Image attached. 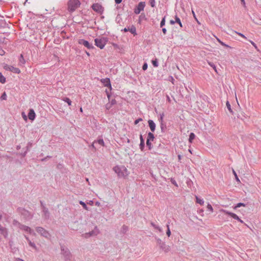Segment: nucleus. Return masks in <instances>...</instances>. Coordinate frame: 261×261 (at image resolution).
I'll use <instances>...</instances> for the list:
<instances>
[{
  "label": "nucleus",
  "instance_id": "obj_38",
  "mask_svg": "<svg viewBox=\"0 0 261 261\" xmlns=\"http://www.w3.org/2000/svg\"><path fill=\"white\" fill-rule=\"evenodd\" d=\"M250 42L255 47V49H257V47L256 45L255 44V43L254 42H253L251 40H250Z\"/></svg>",
  "mask_w": 261,
  "mask_h": 261
},
{
  "label": "nucleus",
  "instance_id": "obj_1",
  "mask_svg": "<svg viewBox=\"0 0 261 261\" xmlns=\"http://www.w3.org/2000/svg\"><path fill=\"white\" fill-rule=\"evenodd\" d=\"M113 170L119 177H126L129 175V171L124 166H116L114 167Z\"/></svg>",
  "mask_w": 261,
  "mask_h": 261
},
{
  "label": "nucleus",
  "instance_id": "obj_4",
  "mask_svg": "<svg viewBox=\"0 0 261 261\" xmlns=\"http://www.w3.org/2000/svg\"><path fill=\"white\" fill-rule=\"evenodd\" d=\"M220 212H222V213H223L227 215L230 216L233 219L238 220L239 222H241V223H244V221L242 220H241L239 217V216L237 214H236L235 213H233L227 211L225 210L224 209H221L220 210Z\"/></svg>",
  "mask_w": 261,
  "mask_h": 261
},
{
  "label": "nucleus",
  "instance_id": "obj_53",
  "mask_svg": "<svg viewBox=\"0 0 261 261\" xmlns=\"http://www.w3.org/2000/svg\"><path fill=\"white\" fill-rule=\"evenodd\" d=\"M88 204H89L90 205H93V201H90L88 203Z\"/></svg>",
  "mask_w": 261,
  "mask_h": 261
},
{
  "label": "nucleus",
  "instance_id": "obj_31",
  "mask_svg": "<svg viewBox=\"0 0 261 261\" xmlns=\"http://www.w3.org/2000/svg\"><path fill=\"white\" fill-rule=\"evenodd\" d=\"M152 63L154 67H158V63L156 60L152 61Z\"/></svg>",
  "mask_w": 261,
  "mask_h": 261
},
{
  "label": "nucleus",
  "instance_id": "obj_26",
  "mask_svg": "<svg viewBox=\"0 0 261 261\" xmlns=\"http://www.w3.org/2000/svg\"><path fill=\"white\" fill-rule=\"evenodd\" d=\"M1 100H6L7 99V94L6 92H4L1 97Z\"/></svg>",
  "mask_w": 261,
  "mask_h": 261
},
{
  "label": "nucleus",
  "instance_id": "obj_2",
  "mask_svg": "<svg viewBox=\"0 0 261 261\" xmlns=\"http://www.w3.org/2000/svg\"><path fill=\"white\" fill-rule=\"evenodd\" d=\"M80 5L79 0H69L67 3L68 10L70 12H73L80 7Z\"/></svg>",
  "mask_w": 261,
  "mask_h": 261
},
{
  "label": "nucleus",
  "instance_id": "obj_42",
  "mask_svg": "<svg viewBox=\"0 0 261 261\" xmlns=\"http://www.w3.org/2000/svg\"><path fill=\"white\" fill-rule=\"evenodd\" d=\"M142 121L141 118L138 119L135 121V124H137L140 121Z\"/></svg>",
  "mask_w": 261,
  "mask_h": 261
},
{
  "label": "nucleus",
  "instance_id": "obj_51",
  "mask_svg": "<svg viewBox=\"0 0 261 261\" xmlns=\"http://www.w3.org/2000/svg\"><path fill=\"white\" fill-rule=\"evenodd\" d=\"M15 261H23V260L20 258H16L15 259Z\"/></svg>",
  "mask_w": 261,
  "mask_h": 261
},
{
  "label": "nucleus",
  "instance_id": "obj_49",
  "mask_svg": "<svg viewBox=\"0 0 261 261\" xmlns=\"http://www.w3.org/2000/svg\"><path fill=\"white\" fill-rule=\"evenodd\" d=\"M162 31H163V33H164V34H166L167 30H166V29L165 28H163V29H162Z\"/></svg>",
  "mask_w": 261,
  "mask_h": 261
},
{
  "label": "nucleus",
  "instance_id": "obj_30",
  "mask_svg": "<svg viewBox=\"0 0 261 261\" xmlns=\"http://www.w3.org/2000/svg\"><path fill=\"white\" fill-rule=\"evenodd\" d=\"M97 142L100 145H102V146H105V143L103 139H99Z\"/></svg>",
  "mask_w": 261,
  "mask_h": 261
},
{
  "label": "nucleus",
  "instance_id": "obj_56",
  "mask_svg": "<svg viewBox=\"0 0 261 261\" xmlns=\"http://www.w3.org/2000/svg\"><path fill=\"white\" fill-rule=\"evenodd\" d=\"M174 23H175V22L173 20H170L171 24H174Z\"/></svg>",
  "mask_w": 261,
  "mask_h": 261
},
{
  "label": "nucleus",
  "instance_id": "obj_32",
  "mask_svg": "<svg viewBox=\"0 0 261 261\" xmlns=\"http://www.w3.org/2000/svg\"><path fill=\"white\" fill-rule=\"evenodd\" d=\"M149 3L152 7H154L155 6V0H149Z\"/></svg>",
  "mask_w": 261,
  "mask_h": 261
},
{
  "label": "nucleus",
  "instance_id": "obj_55",
  "mask_svg": "<svg viewBox=\"0 0 261 261\" xmlns=\"http://www.w3.org/2000/svg\"><path fill=\"white\" fill-rule=\"evenodd\" d=\"M241 2L242 3L243 5H245V0H241Z\"/></svg>",
  "mask_w": 261,
  "mask_h": 261
},
{
  "label": "nucleus",
  "instance_id": "obj_5",
  "mask_svg": "<svg viewBox=\"0 0 261 261\" xmlns=\"http://www.w3.org/2000/svg\"><path fill=\"white\" fill-rule=\"evenodd\" d=\"M4 68L6 70H9L15 73H20V70L19 68L15 67L13 66L6 65L4 66Z\"/></svg>",
  "mask_w": 261,
  "mask_h": 261
},
{
  "label": "nucleus",
  "instance_id": "obj_14",
  "mask_svg": "<svg viewBox=\"0 0 261 261\" xmlns=\"http://www.w3.org/2000/svg\"><path fill=\"white\" fill-rule=\"evenodd\" d=\"M196 203L199 204L201 205H203L204 200H203V199H201V198H199L198 196H196Z\"/></svg>",
  "mask_w": 261,
  "mask_h": 261
},
{
  "label": "nucleus",
  "instance_id": "obj_10",
  "mask_svg": "<svg viewBox=\"0 0 261 261\" xmlns=\"http://www.w3.org/2000/svg\"><path fill=\"white\" fill-rule=\"evenodd\" d=\"M92 8L93 10L97 12H101L102 11V7L99 4H94L92 5Z\"/></svg>",
  "mask_w": 261,
  "mask_h": 261
},
{
  "label": "nucleus",
  "instance_id": "obj_3",
  "mask_svg": "<svg viewBox=\"0 0 261 261\" xmlns=\"http://www.w3.org/2000/svg\"><path fill=\"white\" fill-rule=\"evenodd\" d=\"M107 42V40L105 38H96L95 39V44L100 49L103 48Z\"/></svg>",
  "mask_w": 261,
  "mask_h": 261
},
{
  "label": "nucleus",
  "instance_id": "obj_34",
  "mask_svg": "<svg viewBox=\"0 0 261 261\" xmlns=\"http://www.w3.org/2000/svg\"><path fill=\"white\" fill-rule=\"evenodd\" d=\"M97 233H98V231L96 229V230H95L94 231H92L90 233V236L96 235Z\"/></svg>",
  "mask_w": 261,
  "mask_h": 261
},
{
  "label": "nucleus",
  "instance_id": "obj_36",
  "mask_svg": "<svg viewBox=\"0 0 261 261\" xmlns=\"http://www.w3.org/2000/svg\"><path fill=\"white\" fill-rule=\"evenodd\" d=\"M29 245H30L31 247H33V248H36V246H35V245L33 243H32L31 241H29Z\"/></svg>",
  "mask_w": 261,
  "mask_h": 261
},
{
  "label": "nucleus",
  "instance_id": "obj_52",
  "mask_svg": "<svg viewBox=\"0 0 261 261\" xmlns=\"http://www.w3.org/2000/svg\"><path fill=\"white\" fill-rule=\"evenodd\" d=\"M217 41L220 44L222 42L218 38H216Z\"/></svg>",
  "mask_w": 261,
  "mask_h": 261
},
{
  "label": "nucleus",
  "instance_id": "obj_8",
  "mask_svg": "<svg viewBox=\"0 0 261 261\" xmlns=\"http://www.w3.org/2000/svg\"><path fill=\"white\" fill-rule=\"evenodd\" d=\"M100 81L103 84L104 86L109 88L110 90H111L112 87H111L110 79H109V78L102 79L100 80Z\"/></svg>",
  "mask_w": 261,
  "mask_h": 261
},
{
  "label": "nucleus",
  "instance_id": "obj_63",
  "mask_svg": "<svg viewBox=\"0 0 261 261\" xmlns=\"http://www.w3.org/2000/svg\"><path fill=\"white\" fill-rule=\"evenodd\" d=\"M86 54H87V55L88 56H89V55H89V53H88V52H86Z\"/></svg>",
  "mask_w": 261,
  "mask_h": 261
},
{
  "label": "nucleus",
  "instance_id": "obj_11",
  "mask_svg": "<svg viewBox=\"0 0 261 261\" xmlns=\"http://www.w3.org/2000/svg\"><path fill=\"white\" fill-rule=\"evenodd\" d=\"M20 228L25 232H29L30 233L32 234L33 235L35 234V233L31 230V229L27 226L21 225L20 226Z\"/></svg>",
  "mask_w": 261,
  "mask_h": 261
},
{
  "label": "nucleus",
  "instance_id": "obj_35",
  "mask_svg": "<svg viewBox=\"0 0 261 261\" xmlns=\"http://www.w3.org/2000/svg\"><path fill=\"white\" fill-rule=\"evenodd\" d=\"M235 33L243 38L246 39V37L243 34L237 32H235Z\"/></svg>",
  "mask_w": 261,
  "mask_h": 261
},
{
  "label": "nucleus",
  "instance_id": "obj_6",
  "mask_svg": "<svg viewBox=\"0 0 261 261\" xmlns=\"http://www.w3.org/2000/svg\"><path fill=\"white\" fill-rule=\"evenodd\" d=\"M145 6V3L144 2H140L137 8L135 9L134 12L136 14H139L142 11H143Z\"/></svg>",
  "mask_w": 261,
  "mask_h": 261
},
{
  "label": "nucleus",
  "instance_id": "obj_54",
  "mask_svg": "<svg viewBox=\"0 0 261 261\" xmlns=\"http://www.w3.org/2000/svg\"><path fill=\"white\" fill-rule=\"evenodd\" d=\"M178 160L180 161L181 159V155H178Z\"/></svg>",
  "mask_w": 261,
  "mask_h": 261
},
{
  "label": "nucleus",
  "instance_id": "obj_47",
  "mask_svg": "<svg viewBox=\"0 0 261 261\" xmlns=\"http://www.w3.org/2000/svg\"><path fill=\"white\" fill-rule=\"evenodd\" d=\"M115 2L116 4H118L121 3L122 0H115Z\"/></svg>",
  "mask_w": 261,
  "mask_h": 261
},
{
  "label": "nucleus",
  "instance_id": "obj_57",
  "mask_svg": "<svg viewBox=\"0 0 261 261\" xmlns=\"http://www.w3.org/2000/svg\"><path fill=\"white\" fill-rule=\"evenodd\" d=\"M95 204L97 206H99L100 205V203L99 202H96L95 203Z\"/></svg>",
  "mask_w": 261,
  "mask_h": 261
},
{
  "label": "nucleus",
  "instance_id": "obj_29",
  "mask_svg": "<svg viewBox=\"0 0 261 261\" xmlns=\"http://www.w3.org/2000/svg\"><path fill=\"white\" fill-rule=\"evenodd\" d=\"M20 62L21 63H22L23 64H24L25 63V60L23 58V55L21 54L20 55Z\"/></svg>",
  "mask_w": 261,
  "mask_h": 261
},
{
  "label": "nucleus",
  "instance_id": "obj_41",
  "mask_svg": "<svg viewBox=\"0 0 261 261\" xmlns=\"http://www.w3.org/2000/svg\"><path fill=\"white\" fill-rule=\"evenodd\" d=\"M22 117L23 118V119L25 120V121H27V116L25 115V114H24V112H23L22 113Z\"/></svg>",
  "mask_w": 261,
  "mask_h": 261
},
{
  "label": "nucleus",
  "instance_id": "obj_37",
  "mask_svg": "<svg viewBox=\"0 0 261 261\" xmlns=\"http://www.w3.org/2000/svg\"><path fill=\"white\" fill-rule=\"evenodd\" d=\"M151 141H149V140H147L146 141V144L149 147V149H151V143L150 142Z\"/></svg>",
  "mask_w": 261,
  "mask_h": 261
},
{
  "label": "nucleus",
  "instance_id": "obj_25",
  "mask_svg": "<svg viewBox=\"0 0 261 261\" xmlns=\"http://www.w3.org/2000/svg\"><path fill=\"white\" fill-rule=\"evenodd\" d=\"M80 204L83 206V207H84V208L85 210H88V208L87 206H86V204L84 202H83L82 201H80Z\"/></svg>",
  "mask_w": 261,
  "mask_h": 261
},
{
  "label": "nucleus",
  "instance_id": "obj_33",
  "mask_svg": "<svg viewBox=\"0 0 261 261\" xmlns=\"http://www.w3.org/2000/svg\"><path fill=\"white\" fill-rule=\"evenodd\" d=\"M165 18L164 17L163 18V19L162 20L161 23H160L161 27H163L165 25Z\"/></svg>",
  "mask_w": 261,
  "mask_h": 261
},
{
  "label": "nucleus",
  "instance_id": "obj_12",
  "mask_svg": "<svg viewBox=\"0 0 261 261\" xmlns=\"http://www.w3.org/2000/svg\"><path fill=\"white\" fill-rule=\"evenodd\" d=\"M36 117V114L33 109H30L28 114L29 119L31 120H34Z\"/></svg>",
  "mask_w": 261,
  "mask_h": 261
},
{
  "label": "nucleus",
  "instance_id": "obj_46",
  "mask_svg": "<svg viewBox=\"0 0 261 261\" xmlns=\"http://www.w3.org/2000/svg\"><path fill=\"white\" fill-rule=\"evenodd\" d=\"M106 92L107 93V97H108V99H109L110 97V94L107 90L106 91Z\"/></svg>",
  "mask_w": 261,
  "mask_h": 261
},
{
  "label": "nucleus",
  "instance_id": "obj_16",
  "mask_svg": "<svg viewBox=\"0 0 261 261\" xmlns=\"http://www.w3.org/2000/svg\"><path fill=\"white\" fill-rule=\"evenodd\" d=\"M129 31L132 33L133 34L134 36L136 35H137V33H136V29L135 28V27L134 26H132L129 29Z\"/></svg>",
  "mask_w": 261,
  "mask_h": 261
},
{
  "label": "nucleus",
  "instance_id": "obj_48",
  "mask_svg": "<svg viewBox=\"0 0 261 261\" xmlns=\"http://www.w3.org/2000/svg\"><path fill=\"white\" fill-rule=\"evenodd\" d=\"M209 65H210L214 69L215 71H216V66L211 63H209Z\"/></svg>",
  "mask_w": 261,
  "mask_h": 261
},
{
  "label": "nucleus",
  "instance_id": "obj_7",
  "mask_svg": "<svg viewBox=\"0 0 261 261\" xmlns=\"http://www.w3.org/2000/svg\"><path fill=\"white\" fill-rule=\"evenodd\" d=\"M36 231L39 234L45 238H48L50 236L49 233L42 227H37Z\"/></svg>",
  "mask_w": 261,
  "mask_h": 261
},
{
  "label": "nucleus",
  "instance_id": "obj_18",
  "mask_svg": "<svg viewBox=\"0 0 261 261\" xmlns=\"http://www.w3.org/2000/svg\"><path fill=\"white\" fill-rule=\"evenodd\" d=\"M0 82L4 84L6 82V78L3 75L2 73L0 72Z\"/></svg>",
  "mask_w": 261,
  "mask_h": 261
},
{
  "label": "nucleus",
  "instance_id": "obj_24",
  "mask_svg": "<svg viewBox=\"0 0 261 261\" xmlns=\"http://www.w3.org/2000/svg\"><path fill=\"white\" fill-rule=\"evenodd\" d=\"M175 21L179 24L180 27H182L179 18L177 16H175Z\"/></svg>",
  "mask_w": 261,
  "mask_h": 261
},
{
  "label": "nucleus",
  "instance_id": "obj_58",
  "mask_svg": "<svg viewBox=\"0 0 261 261\" xmlns=\"http://www.w3.org/2000/svg\"><path fill=\"white\" fill-rule=\"evenodd\" d=\"M167 100H168V101L169 102H170V101H171V99H170V97H169L168 96H167Z\"/></svg>",
  "mask_w": 261,
  "mask_h": 261
},
{
  "label": "nucleus",
  "instance_id": "obj_13",
  "mask_svg": "<svg viewBox=\"0 0 261 261\" xmlns=\"http://www.w3.org/2000/svg\"><path fill=\"white\" fill-rule=\"evenodd\" d=\"M148 124L149 126L150 127V130L153 132L155 130V124L154 123V122L151 120H148Z\"/></svg>",
  "mask_w": 261,
  "mask_h": 261
},
{
  "label": "nucleus",
  "instance_id": "obj_23",
  "mask_svg": "<svg viewBox=\"0 0 261 261\" xmlns=\"http://www.w3.org/2000/svg\"><path fill=\"white\" fill-rule=\"evenodd\" d=\"M226 107H227V108L228 109V111L230 113H232L233 112H232V109L231 108V106H230V104L229 103V101H227L226 102Z\"/></svg>",
  "mask_w": 261,
  "mask_h": 261
},
{
  "label": "nucleus",
  "instance_id": "obj_43",
  "mask_svg": "<svg viewBox=\"0 0 261 261\" xmlns=\"http://www.w3.org/2000/svg\"><path fill=\"white\" fill-rule=\"evenodd\" d=\"M221 45H222V46H225L226 47H230L229 45L226 44L225 43H224L223 42H221V43H220Z\"/></svg>",
  "mask_w": 261,
  "mask_h": 261
},
{
  "label": "nucleus",
  "instance_id": "obj_20",
  "mask_svg": "<svg viewBox=\"0 0 261 261\" xmlns=\"http://www.w3.org/2000/svg\"><path fill=\"white\" fill-rule=\"evenodd\" d=\"M241 206H245V204L244 203H238L237 204V205L233 207L234 210L237 209V208H239Z\"/></svg>",
  "mask_w": 261,
  "mask_h": 261
},
{
  "label": "nucleus",
  "instance_id": "obj_22",
  "mask_svg": "<svg viewBox=\"0 0 261 261\" xmlns=\"http://www.w3.org/2000/svg\"><path fill=\"white\" fill-rule=\"evenodd\" d=\"M140 141H141L140 148H141V150H143L144 145V140L143 139L142 136L141 135H140Z\"/></svg>",
  "mask_w": 261,
  "mask_h": 261
},
{
  "label": "nucleus",
  "instance_id": "obj_40",
  "mask_svg": "<svg viewBox=\"0 0 261 261\" xmlns=\"http://www.w3.org/2000/svg\"><path fill=\"white\" fill-rule=\"evenodd\" d=\"M147 64L146 63H145L142 66V69H143V70H145L147 69Z\"/></svg>",
  "mask_w": 261,
  "mask_h": 261
},
{
  "label": "nucleus",
  "instance_id": "obj_61",
  "mask_svg": "<svg viewBox=\"0 0 261 261\" xmlns=\"http://www.w3.org/2000/svg\"><path fill=\"white\" fill-rule=\"evenodd\" d=\"M154 226V227H155V228H157V229H158L160 231H161V229H160L159 228H158V227H155V226Z\"/></svg>",
  "mask_w": 261,
  "mask_h": 261
},
{
  "label": "nucleus",
  "instance_id": "obj_28",
  "mask_svg": "<svg viewBox=\"0 0 261 261\" xmlns=\"http://www.w3.org/2000/svg\"><path fill=\"white\" fill-rule=\"evenodd\" d=\"M167 231L166 233H167V235L168 236V237H170L171 235V231H170L169 226L168 225H167Z\"/></svg>",
  "mask_w": 261,
  "mask_h": 261
},
{
  "label": "nucleus",
  "instance_id": "obj_15",
  "mask_svg": "<svg viewBox=\"0 0 261 261\" xmlns=\"http://www.w3.org/2000/svg\"><path fill=\"white\" fill-rule=\"evenodd\" d=\"M154 138V135L152 133H149L148 134L147 140H149L150 141H152L153 140Z\"/></svg>",
  "mask_w": 261,
  "mask_h": 261
},
{
  "label": "nucleus",
  "instance_id": "obj_45",
  "mask_svg": "<svg viewBox=\"0 0 261 261\" xmlns=\"http://www.w3.org/2000/svg\"><path fill=\"white\" fill-rule=\"evenodd\" d=\"M116 101L115 99H112L111 102V104L112 105V106L116 104Z\"/></svg>",
  "mask_w": 261,
  "mask_h": 261
},
{
  "label": "nucleus",
  "instance_id": "obj_19",
  "mask_svg": "<svg viewBox=\"0 0 261 261\" xmlns=\"http://www.w3.org/2000/svg\"><path fill=\"white\" fill-rule=\"evenodd\" d=\"M63 100L65 102H67L69 106H71V102H71V100H70L69 98H68V97H65V98H64L63 99Z\"/></svg>",
  "mask_w": 261,
  "mask_h": 261
},
{
  "label": "nucleus",
  "instance_id": "obj_39",
  "mask_svg": "<svg viewBox=\"0 0 261 261\" xmlns=\"http://www.w3.org/2000/svg\"><path fill=\"white\" fill-rule=\"evenodd\" d=\"M112 107V105L110 103H108L106 105V108L107 110L110 109Z\"/></svg>",
  "mask_w": 261,
  "mask_h": 261
},
{
  "label": "nucleus",
  "instance_id": "obj_64",
  "mask_svg": "<svg viewBox=\"0 0 261 261\" xmlns=\"http://www.w3.org/2000/svg\"><path fill=\"white\" fill-rule=\"evenodd\" d=\"M189 151L190 152V153H192V151L190 149L189 150Z\"/></svg>",
  "mask_w": 261,
  "mask_h": 261
},
{
  "label": "nucleus",
  "instance_id": "obj_44",
  "mask_svg": "<svg viewBox=\"0 0 261 261\" xmlns=\"http://www.w3.org/2000/svg\"><path fill=\"white\" fill-rule=\"evenodd\" d=\"M4 50L2 48H0V55L3 56L4 55Z\"/></svg>",
  "mask_w": 261,
  "mask_h": 261
},
{
  "label": "nucleus",
  "instance_id": "obj_59",
  "mask_svg": "<svg viewBox=\"0 0 261 261\" xmlns=\"http://www.w3.org/2000/svg\"><path fill=\"white\" fill-rule=\"evenodd\" d=\"M172 183H173L174 185H175L176 186H177V185L176 182L175 181H172Z\"/></svg>",
  "mask_w": 261,
  "mask_h": 261
},
{
  "label": "nucleus",
  "instance_id": "obj_21",
  "mask_svg": "<svg viewBox=\"0 0 261 261\" xmlns=\"http://www.w3.org/2000/svg\"><path fill=\"white\" fill-rule=\"evenodd\" d=\"M207 209L208 211H209L211 213H213L214 211V209L211 204L209 203L207 204Z\"/></svg>",
  "mask_w": 261,
  "mask_h": 261
},
{
  "label": "nucleus",
  "instance_id": "obj_27",
  "mask_svg": "<svg viewBox=\"0 0 261 261\" xmlns=\"http://www.w3.org/2000/svg\"><path fill=\"white\" fill-rule=\"evenodd\" d=\"M233 173L235 176V178H236V180L238 182H240V180L239 179V177H238L237 176V174L236 173V172L234 171V170H233Z\"/></svg>",
  "mask_w": 261,
  "mask_h": 261
},
{
  "label": "nucleus",
  "instance_id": "obj_17",
  "mask_svg": "<svg viewBox=\"0 0 261 261\" xmlns=\"http://www.w3.org/2000/svg\"><path fill=\"white\" fill-rule=\"evenodd\" d=\"M195 134L193 133H191L190 134V136H189V142L192 143L193 142V140L195 139Z\"/></svg>",
  "mask_w": 261,
  "mask_h": 261
},
{
  "label": "nucleus",
  "instance_id": "obj_62",
  "mask_svg": "<svg viewBox=\"0 0 261 261\" xmlns=\"http://www.w3.org/2000/svg\"><path fill=\"white\" fill-rule=\"evenodd\" d=\"M80 112H83V109L82 108H80Z\"/></svg>",
  "mask_w": 261,
  "mask_h": 261
},
{
  "label": "nucleus",
  "instance_id": "obj_50",
  "mask_svg": "<svg viewBox=\"0 0 261 261\" xmlns=\"http://www.w3.org/2000/svg\"><path fill=\"white\" fill-rule=\"evenodd\" d=\"M129 28H124V29H123V31H124L125 32H127V31H129Z\"/></svg>",
  "mask_w": 261,
  "mask_h": 261
},
{
  "label": "nucleus",
  "instance_id": "obj_60",
  "mask_svg": "<svg viewBox=\"0 0 261 261\" xmlns=\"http://www.w3.org/2000/svg\"><path fill=\"white\" fill-rule=\"evenodd\" d=\"M193 15H194V17H195V14L193 11H192Z\"/></svg>",
  "mask_w": 261,
  "mask_h": 261
},
{
  "label": "nucleus",
  "instance_id": "obj_9",
  "mask_svg": "<svg viewBox=\"0 0 261 261\" xmlns=\"http://www.w3.org/2000/svg\"><path fill=\"white\" fill-rule=\"evenodd\" d=\"M79 43L80 44L84 45L85 47L89 49H91L93 48V46L91 45L88 41L85 40L84 39H80L79 40Z\"/></svg>",
  "mask_w": 261,
  "mask_h": 261
}]
</instances>
